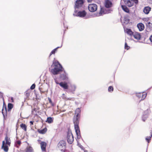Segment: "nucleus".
<instances>
[{"label":"nucleus","instance_id":"1","mask_svg":"<svg viewBox=\"0 0 152 152\" xmlns=\"http://www.w3.org/2000/svg\"><path fill=\"white\" fill-rule=\"evenodd\" d=\"M81 110L79 108H77L75 111L76 116L73 119V123L74 125L77 137L78 139H80L81 137L80 131L79 126V119L80 118V113Z\"/></svg>","mask_w":152,"mask_h":152},{"label":"nucleus","instance_id":"2","mask_svg":"<svg viewBox=\"0 0 152 152\" xmlns=\"http://www.w3.org/2000/svg\"><path fill=\"white\" fill-rule=\"evenodd\" d=\"M52 69H51V72L54 75L58 74V73L63 70L62 66L56 61H54L51 66Z\"/></svg>","mask_w":152,"mask_h":152},{"label":"nucleus","instance_id":"3","mask_svg":"<svg viewBox=\"0 0 152 152\" xmlns=\"http://www.w3.org/2000/svg\"><path fill=\"white\" fill-rule=\"evenodd\" d=\"M104 4L106 8H101L100 11L99 12L100 15L110 13L112 11V10L109 9V8L111 7L112 5V3L110 1L105 0Z\"/></svg>","mask_w":152,"mask_h":152},{"label":"nucleus","instance_id":"4","mask_svg":"<svg viewBox=\"0 0 152 152\" xmlns=\"http://www.w3.org/2000/svg\"><path fill=\"white\" fill-rule=\"evenodd\" d=\"M122 1H124L127 6L131 7L133 5L134 2L136 4H138V0H122L121 2Z\"/></svg>","mask_w":152,"mask_h":152},{"label":"nucleus","instance_id":"5","mask_svg":"<svg viewBox=\"0 0 152 152\" xmlns=\"http://www.w3.org/2000/svg\"><path fill=\"white\" fill-rule=\"evenodd\" d=\"M58 148L61 151H64L66 148V143L64 140L60 141L57 145Z\"/></svg>","mask_w":152,"mask_h":152},{"label":"nucleus","instance_id":"6","mask_svg":"<svg viewBox=\"0 0 152 152\" xmlns=\"http://www.w3.org/2000/svg\"><path fill=\"white\" fill-rule=\"evenodd\" d=\"M64 91L67 92L72 93L74 94L75 90L76 88L75 86H61Z\"/></svg>","mask_w":152,"mask_h":152},{"label":"nucleus","instance_id":"7","mask_svg":"<svg viewBox=\"0 0 152 152\" xmlns=\"http://www.w3.org/2000/svg\"><path fill=\"white\" fill-rule=\"evenodd\" d=\"M67 139L68 142L69 144H72L74 141V137L70 130H69L67 132Z\"/></svg>","mask_w":152,"mask_h":152},{"label":"nucleus","instance_id":"8","mask_svg":"<svg viewBox=\"0 0 152 152\" xmlns=\"http://www.w3.org/2000/svg\"><path fill=\"white\" fill-rule=\"evenodd\" d=\"M136 96L139 99H141V100H143L147 96V94L144 92L142 93H137L136 94Z\"/></svg>","mask_w":152,"mask_h":152},{"label":"nucleus","instance_id":"9","mask_svg":"<svg viewBox=\"0 0 152 152\" xmlns=\"http://www.w3.org/2000/svg\"><path fill=\"white\" fill-rule=\"evenodd\" d=\"M97 6L95 4H89L88 9L90 11L92 12H95L97 9Z\"/></svg>","mask_w":152,"mask_h":152},{"label":"nucleus","instance_id":"10","mask_svg":"<svg viewBox=\"0 0 152 152\" xmlns=\"http://www.w3.org/2000/svg\"><path fill=\"white\" fill-rule=\"evenodd\" d=\"M83 3V0H77L75 3V9L81 7Z\"/></svg>","mask_w":152,"mask_h":152},{"label":"nucleus","instance_id":"11","mask_svg":"<svg viewBox=\"0 0 152 152\" xmlns=\"http://www.w3.org/2000/svg\"><path fill=\"white\" fill-rule=\"evenodd\" d=\"M149 113L150 112L148 110H147L144 112L142 118V120L143 121H145L148 118Z\"/></svg>","mask_w":152,"mask_h":152},{"label":"nucleus","instance_id":"12","mask_svg":"<svg viewBox=\"0 0 152 152\" xmlns=\"http://www.w3.org/2000/svg\"><path fill=\"white\" fill-rule=\"evenodd\" d=\"M2 148L3 149L5 152H7L8 151V146L5 144V142L4 141H3L2 142Z\"/></svg>","mask_w":152,"mask_h":152},{"label":"nucleus","instance_id":"13","mask_svg":"<svg viewBox=\"0 0 152 152\" xmlns=\"http://www.w3.org/2000/svg\"><path fill=\"white\" fill-rule=\"evenodd\" d=\"M137 27L140 31H143L144 28L145 26L144 24L142 23H139L137 24Z\"/></svg>","mask_w":152,"mask_h":152},{"label":"nucleus","instance_id":"14","mask_svg":"<svg viewBox=\"0 0 152 152\" xmlns=\"http://www.w3.org/2000/svg\"><path fill=\"white\" fill-rule=\"evenodd\" d=\"M55 82L57 85H59L60 86H67V84L64 82L63 83L59 80L58 79H55Z\"/></svg>","mask_w":152,"mask_h":152},{"label":"nucleus","instance_id":"15","mask_svg":"<svg viewBox=\"0 0 152 152\" xmlns=\"http://www.w3.org/2000/svg\"><path fill=\"white\" fill-rule=\"evenodd\" d=\"M40 144L42 150V151H45L47 145L46 143L44 142H42L40 143Z\"/></svg>","mask_w":152,"mask_h":152},{"label":"nucleus","instance_id":"16","mask_svg":"<svg viewBox=\"0 0 152 152\" xmlns=\"http://www.w3.org/2000/svg\"><path fill=\"white\" fill-rule=\"evenodd\" d=\"M86 13L85 11H80L78 12L77 16L80 17H83L86 16Z\"/></svg>","mask_w":152,"mask_h":152},{"label":"nucleus","instance_id":"17","mask_svg":"<svg viewBox=\"0 0 152 152\" xmlns=\"http://www.w3.org/2000/svg\"><path fill=\"white\" fill-rule=\"evenodd\" d=\"M133 36L135 39L137 40L140 39L141 38L140 34L137 32H134Z\"/></svg>","mask_w":152,"mask_h":152},{"label":"nucleus","instance_id":"18","mask_svg":"<svg viewBox=\"0 0 152 152\" xmlns=\"http://www.w3.org/2000/svg\"><path fill=\"white\" fill-rule=\"evenodd\" d=\"M28 146L25 150V152H34L33 148L30 146L29 145V144L28 143Z\"/></svg>","mask_w":152,"mask_h":152},{"label":"nucleus","instance_id":"19","mask_svg":"<svg viewBox=\"0 0 152 152\" xmlns=\"http://www.w3.org/2000/svg\"><path fill=\"white\" fill-rule=\"evenodd\" d=\"M5 142L6 141L5 144L7 145L10 146V138H8L7 136H6L5 138Z\"/></svg>","mask_w":152,"mask_h":152},{"label":"nucleus","instance_id":"20","mask_svg":"<svg viewBox=\"0 0 152 152\" xmlns=\"http://www.w3.org/2000/svg\"><path fill=\"white\" fill-rule=\"evenodd\" d=\"M151 8L149 7H145L143 10V12L146 14H148L151 10Z\"/></svg>","mask_w":152,"mask_h":152},{"label":"nucleus","instance_id":"21","mask_svg":"<svg viewBox=\"0 0 152 152\" xmlns=\"http://www.w3.org/2000/svg\"><path fill=\"white\" fill-rule=\"evenodd\" d=\"M121 7L122 9L124 11L127 13H129V9L126 6L121 5Z\"/></svg>","mask_w":152,"mask_h":152},{"label":"nucleus","instance_id":"22","mask_svg":"<svg viewBox=\"0 0 152 152\" xmlns=\"http://www.w3.org/2000/svg\"><path fill=\"white\" fill-rule=\"evenodd\" d=\"M67 78L66 74V73L64 72L63 74H61L60 75V79L64 80L66 79Z\"/></svg>","mask_w":152,"mask_h":152},{"label":"nucleus","instance_id":"23","mask_svg":"<svg viewBox=\"0 0 152 152\" xmlns=\"http://www.w3.org/2000/svg\"><path fill=\"white\" fill-rule=\"evenodd\" d=\"M147 29H149V30H150L152 28V23H151L150 22H149L147 24Z\"/></svg>","mask_w":152,"mask_h":152},{"label":"nucleus","instance_id":"24","mask_svg":"<svg viewBox=\"0 0 152 152\" xmlns=\"http://www.w3.org/2000/svg\"><path fill=\"white\" fill-rule=\"evenodd\" d=\"M62 45V44L61 45L60 47H58L56 48L53 50L50 53V56L52 54H54L55 53L56 51L57 50V49L61 48Z\"/></svg>","mask_w":152,"mask_h":152},{"label":"nucleus","instance_id":"25","mask_svg":"<svg viewBox=\"0 0 152 152\" xmlns=\"http://www.w3.org/2000/svg\"><path fill=\"white\" fill-rule=\"evenodd\" d=\"M2 113L3 115V116L4 118H5V116L7 114V109L6 107H5L4 109V108L2 109Z\"/></svg>","mask_w":152,"mask_h":152},{"label":"nucleus","instance_id":"26","mask_svg":"<svg viewBox=\"0 0 152 152\" xmlns=\"http://www.w3.org/2000/svg\"><path fill=\"white\" fill-rule=\"evenodd\" d=\"M126 32L127 34L131 36L132 35L133 36L134 33L130 29H127L126 30Z\"/></svg>","mask_w":152,"mask_h":152},{"label":"nucleus","instance_id":"27","mask_svg":"<svg viewBox=\"0 0 152 152\" xmlns=\"http://www.w3.org/2000/svg\"><path fill=\"white\" fill-rule=\"evenodd\" d=\"M47 131V129L46 128H45L43 129L39 130L38 131V132L39 133L41 134H44Z\"/></svg>","mask_w":152,"mask_h":152},{"label":"nucleus","instance_id":"28","mask_svg":"<svg viewBox=\"0 0 152 152\" xmlns=\"http://www.w3.org/2000/svg\"><path fill=\"white\" fill-rule=\"evenodd\" d=\"M31 91V90L30 89H28L25 92V94L27 97L29 96Z\"/></svg>","mask_w":152,"mask_h":152},{"label":"nucleus","instance_id":"29","mask_svg":"<svg viewBox=\"0 0 152 152\" xmlns=\"http://www.w3.org/2000/svg\"><path fill=\"white\" fill-rule=\"evenodd\" d=\"M46 122H48V123H51L53 122V119L51 117H48Z\"/></svg>","mask_w":152,"mask_h":152},{"label":"nucleus","instance_id":"30","mask_svg":"<svg viewBox=\"0 0 152 152\" xmlns=\"http://www.w3.org/2000/svg\"><path fill=\"white\" fill-rule=\"evenodd\" d=\"M20 127L24 131H26V125L24 124H22L20 125Z\"/></svg>","mask_w":152,"mask_h":152},{"label":"nucleus","instance_id":"31","mask_svg":"<svg viewBox=\"0 0 152 152\" xmlns=\"http://www.w3.org/2000/svg\"><path fill=\"white\" fill-rule=\"evenodd\" d=\"M152 137H151V134L150 136H147L145 137V140L148 143H149L151 142V138Z\"/></svg>","mask_w":152,"mask_h":152},{"label":"nucleus","instance_id":"32","mask_svg":"<svg viewBox=\"0 0 152 152\" xmlns=\"http://www.w3.org/2000/svg\"><path fill=\"white\" fill-rule=\"evenodd\" d=\"M21 144V142L20 140L17 141L15 142V146L17 147H18Z\"/></svg>","mask_w":152,"mask_h":152},{"label":"nucleus","instance_id":"33","mask_svg":"<svg viewBox=\"0 0 152 152\" xmlns=\"http://www.w3.org/2000/svg\"><path fill=\"white\" fill-rule=\"evenodd\" d=\"M8 111H10L13 107V104L11 103H9L8 105Z\"/></svg>","mask_w":152,"mask_h":152},{"label":"nucleus","instance_id":"34","mask_svg":"<svg viewBox=\"0 0 152 152\" xmlns=\"http://www.w3.org/2000/svg\"><path fill=\"white\" fill-rule=\"evenodd\" d=\"M108 89L109 92H112L113 90V88L112 86H109Z\"/></svg>","mask_w":152,"mask_h":152},{"label":"nucleus","instance_id":"35","mask_svg":"<svg viewBox=\"0 0 152 152\" xmlns=\"http://www.w3.org/2000/svg\"><path fill=\"white\" fill-rule=\"evenodd\" d=\"M125 48L127 50H128L129 48V47L127 45V43L126 42H125Z\"/></svg>","mask_w":152,"mask_h":152},{"label":"nucleus","instance_id":"36","mask_svg":"<svg viewBox=\"0 0 152 152\" xmlns=\"http://www.w3.org/2000/svg\"><path fill=\"white\" fill-rule=\"evenodd\" d=\"M74 99L73 98L69 97V98H66V100H71L73 101L74 100Z\"/></svg>","mask_w":152,"mask_h":152},{"label":"nucleus","instance_id":"37","mask_svg":"<svg viewBox=\"0 0 152 152\" xmlns=\"http://www.w3.org/2000/svg\"><path fill=\"white\" fill-rule=\"evenodd\" d=\"M0 97L1 98H2L4 100V98L3 97V94L1 92H0Z\"/></svg>","mask_w":152,"mask_h":152},{"label":"nucleus","instance_id":"38","mask_svg":"<svg viewBox=\"0 0 152 152\" xmlns=\"http://www.w3.org/2000/svg\"><path fill=\"white\" fill-rule=\"evenodd\" d=\"M35 86H31L30 87V90H33L35 88Z\"/></svg>","mask_w":152,"mask_h":152},{"label":"nucleus","instance_id":"39","mask_svg":"<svg viewBox=\"0 0 152 152\" xmlns=\"http://www.w3.org/2000/svg\"><path fill=\"white\" fill-rule=\"evenodd\" d=\"M149 39H150V41H151V42H152V35H151L150 36V38H149Z\"/></svg>","mask_w":152,"mask_h":152},{"label":"nucleus","instance_id":"40","mask_svg":"<svg viewBox=\"0 0 152 152\" xmlns=\"http://www.w3.org/2000/svg\"><path fill=\"white\" fill-rule=\"evenodd\" d=\"M11 102H14V99H13V98L12 97H11Z\"/></svg>","mask_w":152,"mask_h":152},{"label":"nucleus","instance_id":"41","mask_svg":"<svg viewBox=\"0 0 152 152\" xmlns=\"http://www.w3.org/2000/svg\"><path fill=\"white\" fill-rule=\"evenodd\" d=\"M30 123L31 125H32L33 124L34 121H30Z\"/></svg>","mask_w":152,"mask_h":152},{"label":"nucleus","instance_id":"42","mask_svg":"<svg viewBox=\"0 0 152 152\" xmlns=\"http://www.w3.org/2000/svg\"><path fill=\"white\" fill-rule=\"evenodd\" d=\"M92 0H87V1L88 2H91V1H92Z\"/></svg>","mask_w":152,"mask_h":152},{"label":"nucleus","instance_id":"43","mask_svg":"<svg viewBox=\"0 0 152 152\" xmlns=\"http://www.w3.org/2000/svg\"><path fill=\"white\" fill-rule=\"evenodd\" d=\"M49 102L50 103H52V101H51V99H49Z\"/></svg>","mask_w":152,"mask_h":152},{"label":"nucleus","instance_id":"44","mask_svg":"<svg viewBox=\"0 0 152 152\" xmlns=\"http://www.w3.org/2000/svg\"><path fill=\"white\" fill-rule=\"evenodd\" d=\"M31 86H35V83H34Z\"/></svg>","mask_w":152,"mask_h":152},{"label":"nucleus","instance_id":"45","mask_svg":"<svg viewBox=\"0 0 152 152\" xmlns=\"http://www.w3.org/2000/svg\"><path fill=\"white\" fill-rule=\"evenodd\" d=\"M39 90L40 91H41V88H39Z\"/></svg>","mask_w":152,"mask_h":152}]
</instances>
